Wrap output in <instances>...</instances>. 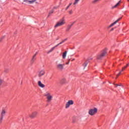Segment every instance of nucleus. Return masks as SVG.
I'll list each match as a JSON object with an SVG mask.
<instances>
[{
  "label": "nucleus",
  "mask_w": 129,
  "mask_h": 129,
  "mask_svg": "<svg viewBox=\"0 0 129 129\" xmlns=\"http://www.w3.org/2000/svg\"><path fill=\"white\" fill-rule=\"evenodd\" d=\"M68 39L66 38L64 40H62L61 42H60L59 43L57 44L56 45L54 46V47H53L52 48H51L48 52L47 53L49 54V53H51V52H53V51H54L55 48L58 47V46H59V45H61V44H63V43H64V42H66V41H67Z\"/></svg>",
  "instance_id": "f03ea898"
},
{
  "label": "nucleus",
  "mask_w": 129,
  "mask_h": 129,
  "mask_svg": "<svg viewBox=\"0 0 129 129\" xmlns=\"http://www.w3.org/2000/svg\"><path fill=\"white\" fill-rule=\"evenodd\" d=\"M67 55V51H66L62 54V58H63V59H65L66 58V55Z\"/></svg>",
  "instance_id": "f3484780"
},
{
  "label": "nucleus",
  "mask_w": 129,
  "mask_h": 129,
  "mask_svg": "<svg viewBox=\"0 0 129 129\" xmlns=\"http://www.w3.org/2000/svg\"><path fill=\"white\" fill-rule=\"evenodd\" d=\"M43 75H45V71L44 70H41L39 74H38L39 77H41V76H43Z\"/></svg>",
  "instance_id": "f8f14e48"
},
{
  "label": "nucleus",
  "mask_w": 129,
  "mask_h": 129,
  "mask_svg": "<svg viewBox=\"0 0 129 129\" xmlns=\"http://www.w3.org/2000/svg\"><path fill=\"white\" fill-rule=\"evenodd\" d=\"M53 13H54V10H52L51 11H50L49 13H48V18H49L50 17V16H51V15H52V14H53Z\"/></svg>",
  "instance_id": "6ab92c4d"
},
{
  "label": "nucleus",
  "mask_w": 129,
  "mask_h": 129,
  "mask_svg": "<svg viewBox=\"0 0 129 129\" xmlns=\"http://www.w3.org/2000/svg\"><path fill=\"white\" fill-rule=\"evenodd\" d=\"M120 74H121V71L119 72V73L117 75L116 79L118 77V76H119V75H120Z\"/></svg>",
  "instance_id": "bb28decb"
},
{
  "label": "nucleus",
  "mask_w": 129,
  "mask_h": 129,
  "mask_svg": "<svg viewBox=\"0 0 129 129\" xmlns=\"http://www.w3.org/2000/svg\"><path fill=\"white\" fill-rule=\"evenodd\" d=\"M72 5V3H70V4H69V5L67 7V8H66V11H67V10H68V9H69V8H70V6H71Z\"/></svg>",
  "instance_id": "5701e85b"
},
{
  "label": "nucleus",
  "mask_w": 129,
  "mask_h": 129,
  "mask_svg": "<svg viewBox=\"0 0 129 129\" xmlns=\"http://www.w3.org/2000/svg\"><path fill=\"white\" fill-rule=\"evenodd\" d=\"M79 1H80V0H75V2L73 4V5H74V6L77 5V4H78Z\"/></svg>",
  "instance_id": "4be33fe9"
},
{
  "label": "nucleus",
  "mask_w": 129,
  "mask_h": 129,
  "mask_svg": "<svg viewBox=\"0 0 129 129\" xmlns=\"http://www.w3.org/2000/svg\"><path fill=\"white\" fill-rule=\"evenodd\" d=\"M37 54H38V52H36V53L33 55L32 59L31 60L32 63H34V62H35V61H36V58H35V57H36V56H37Z\"/></svg>",
  "instance_id": "4468645a"
},
{
  "label": "nucleus",
  "mask_w": 129,
  "mask_h": 129,
  "mask_svg": "<svg viewBox=\"0 0 129 129\" xmlns=\"http://www.w3.org/2000/svg\"><path fill=\"white\" fill-rule=\"evenodd\" d=\"M128 65H129V64L127 63L125 66L123 67L121 71V72H122V71H124V70H125V69H126V68H127V67L128 66Z\"/></svg>",
  "instance_id": "a211bd4d"
},
{
  "label": "nucleus",
  "mask_w": 129,
  "mask_h": 129,
  "mask_svg": "<svg viewBox=\"0 0 129 129\" xmlns=\"http://www.w3.org/2000/svg\"><path fill=\"white\" fill-rule=\"evenodd\" d=\"M75 60V59H73L72 61H73V60Z\"/></svg>",
  "instance_id": "473e14b6"
},
{
  "label": "nucleus",
  "mask_w": 129,
  "mask_h": 129,
  "mask_svg": "<svg viewBox=\"0 0 129 129\" xmlns=\"http://www.w3.org/2000/svg\"><path fill=\"white\" fill-rule=\"evenodd\" d=\"M107 53V48H105L104 50L102 51L101 52V54L100 55H98L97 57V59H102L105 55Z\"/></svg>",
  "instance_id": "f257e3e1"
},
{
  "label": "nucleus",
  "mask_w": 129,
  "mask_h": 129,
  "mask_svg": "<svg viewBox=\"0 0 129 129\" xmlns=\"http://www.w3.org/2000/svg\"><path fill=\"white\" fill-rule=\"evenodd\" d=\"M113 30H114V28H112V29H111V31H113Z\"/></svg>",
  "instance_id": "2f4dec72"
},
{
  "label": "nucleus",
  "mask_w": 129,
  "mask_h": 129,
  "mask_svg": "<svg viewBox=\"0 0 129 129\" xmlns=\"http://www.w3.org/2000/svg\"><path fill=\"white\" fill-rule=\"evenodd\" d=\"M60 84H65L66 83V79H62L60 81Z\"/></svg>",
  "instance_id": "dca6fc26"
},
{
  "label": "nucleus",
  "mask_w": 129,
  "mask_h": 129,
  "mask_svg": "<svg viewBox=\"0 0 129 129\" xmlns=\"http://www.w3.org/2000/svg\"><path fill=\"white\" fill-rule=\"evenodd\" d=\"M120 4V1H119L113 7V9H114L115 8H117L118 6L119 5V4Z\"/></svg>",
  "instance_id": "412c9836"
},
{
  "label": "nucleus",
  "mask_w": 129,
  "mask_h": 129,
  "mask_svg": "<svg viewBox=\"0 0 129 129\" xmlns=\"http://www.w3.org/2000/svg\"><path fill=\"white\" fill-rule=\"evenodd\" d=\"M70 62V59L69 60V61L66 63L67 65H68L69 63Z\"/></svg>",
  "instance_id": "c85d7f7f"
},
{
  "label": "nucleus",
  "mask_w": 129,
  "mask_h": 129,
  "mask_svg": "<svg viewBox=\"0 0 129 129\" xmlns=\"http://www.w3.org/2000/svg\"><path fill=\"white\" fill-rule=\"evenodd\" d=\"M63 25H65V19H64V18L56 23V24L54 26V28L61 27V26H63Z\"/></svg>",
  "instance_id": "7ed1b4c3"
},
{
  "label": "nucleus",
  "mask_w": 129,
  "mask_h": 129,
  "mask_svg": "<svg viewBox=\"0 0 129 129\" xmlns=\"http://www.w3.org/2000/svg\"><path fill=\"white\" fill-rule=\"evenodd\" d=\"M38 86H39L40 87H41V88H44V87H45V85L42 84V82H41V81H39L38 83Z\"/></svg>",
  "instance_id": "ddd939ff"
},
{
  "label": "nucleus",
  "mask_w": 129,
  "mask_h": 129,
  "mask_svg": "<svg viewBox=\"0 0 129 129\" xmlns=\"http://www.w3.org/2000/svg\"><path fill=\"white\" fill-rule=\"evenodd\" d=\"M35 2H37V0H31L29 1V4L30 5H32L35 3Z\"/></svg>",
  "instance_id": "aec40b11"
},
{
  "label": "nucleus",
  "mask_w": 129,
  "mask_h": 129,
  "mask_svg": "<svg viewBox=\"0 0 129 129\" xmlns=\"http://www.w3.org/2000/svg\"><path fill=\"white\" fill-rule=\"evenodd\" d=\"M3 82H4V80H3L1 78H0V87L2 86L3 84Z\"/></svg>",
  "instance_id": "b1692460"
},
{
  "label": "nucleus",
  "mask_w": 129,
  "mask_h": 129,
  "mask_svg": "<svg viewBox=\"0 0 129 129\" xmlns=\"http://www.w3.org/2000/svg\"><path fill=\"white\" fill-rule=\"evenodd\" d=\"M74 102H73V100H69L66 104V108H68V107H69L70 105H72V104H74Z\"/></svg>",
  "instance_id": "1a4fd4ad"
},
{
  "label": "nucleus",
  "mask_w": 129,
  "mask_h": 129,
  "mask_svg": "<svg viewBox=\"0 0 129 129\" xmlns=\"http://www.w3.org/2000/svg\"><path fill=\"white\" fill-rule=\"evenodd\" d=\"M5 72L6 73H9V72H10V70H9V69H7L5 70Z\"/></svg>",
  "instance_id": "393cba45"
},
{
  "label": "nucleus",
  "mask_w": 129,
  "mask_h": 129,
  "mask_svg": "<svg viewBox=\"0 0 129 129\" xmlns=\"http://www.w3.org/2000/svg\"><path fill=\"white\" fill-rule=\"evenodd\" d=\"M74 23H73L71 25H69L67 26V29H66V32H69L70 31V29L72 28V26H73Z\"/></svg>",
  "instance_id": "9b49d317"
},
{
  "label": "nucleus",
  "mask_w": 129,
  "mask_h": 129,
  "mask_svg": "<svg viewBox=\"0 0 129 129\" xmlns=\"http://www.w3.org/2000/svg\"><path fill=\"white\" fill-rule=\"evenodd\" d=\"M64 66H65V63H58L56 66V68L57 70L62 71L64 69Z\"/></svg>",
  "instance_id": "39448f33"
},
{
  "label": "nucleus",
  "mask_w": 129,
  "mask_h": 129,
  "mask_svg": "<svg viewBox=\"0 0 129 129\" xmlns=\"http://www.w3.org/2000/svg\"><path fill=\"white\" fill-rule=\"evenodd\" d=\"M121 19V18L118 19L114 23H112L110 26H109L108 28H111V27H113V26H114V25H115V24H116V23H117L119 21H120Z\"/></svg>",
  "instance_id": "9d476101"
},
{
  "label": "nucleus",
  "mask_w": 129,
  "mask_h": 129,
  "mask_svg": "<svg viewBox=\"0 0 129 129\" xmlns=\"http://www.w3.org/2000/svg\"><path fill=\"white\" fill-rule=\"evenodd\" d=\"M127 2H129V0H127Z\"/></svg>",
  "instance_id": "72a5a7b5"
},
{
  "label": "nucleus",
  "mask_w": 129,
  "mask_h": 129,
  "mask_svg": "<svg viewBox=\"0 0 129 129\" xmlns=\"http://www.w3.org/2000/svg\"><path fill=\"white\" fill-rule=\"evenodd\" d=\"M117 86H119V85H117V84L115 85V87H117Z\"/></svg>",
  "instance_id": "c756f323"
},
{
  "label": "nucleus",
  "mask_w": 129,
  "mask_h": 129,
  "mask_svg": "<svg viewBox=\"0 0 129 129\" xmlns=\"http://www.w3.org/2000/svg\"><path fill=\"white\" fill-rule=\"evenodd\" d=\"M23 2H24V3H28L29 2H30V0H24Z\"/></svg>",
  "instance_id": "cd10ccee"
},
{
  "label": "nucleus",
  "mask_w": 129,
  "mask_h": 129,
  "mask_svg": "<svg viewBox=\"0 0 129 129\" xmlns=\"http://www.w3.org/2000/svg\"><path fill=\"white\" fill-rule=\"evenodd\" d=\"M88 63H89V61L86 60V61L83 64V67H84V69H85V67H86V66H87Z\"/></svg>",
  "instance_id": "2eb2a0df"
},
{
  "label": "nucleus",
  "mask_w": 129,
  "mask_h": 129,
  "mask_svg": "<svg viewBox=\"0 0 129 129\" xmlns=\"http://www.w3.org/2000/svg\"><path fill=\"white\" fill-rule=\"evenodd\" d=\"M37 115H38V112L34 111L29 114V117L30 118H35V117H37Z\"/></svg>",
  "instance_id": "6e6552de"
},
{
  "label": "nucleus",
  "mask_w": 129,
  "mask_h": 129,
  "mask_svg": "<svg viewBox=\"0 0 129 129\" xmlns=\"http://www.w3.org/2000/svg\"><path fill=\"white\" fill-rule=\"evenodd\" d=\"M97 113V108H94V109H91L89 111V114L90 115H94Z\"/></svg>",
  "instance_id": "20e7f679"
},
{
  "label": "nucleus",
  "mask_w": 129,
  "mask_h": 129,
  "mask_svg": "<svg viewBox=\"0 0 129 129\" xmlns=\"http://www.w3.org/2000/svg\"><path fill=\"white\" fill-rule=\"evenodd\" d=\"M3 39H4L3 38H2L0 40V42H2V40H3Z\"/></svg>",
  "instance_id": "7c9ffc66"
},
{
  "label": "nucleus",
  "mask_w": 129,
  "mask_h": 129,
  "mask_svg": "<svg viewBox=\"0 0 129 129\" xmlns=\"http://www.w3.org/2000/svg\"><path fill=\"white\" fill-rule=\"evenodd\" d=\"M69 15H72V14H73V11L71 10V11H69Z\"/></svg>",
  "instance_id": "a878e982"
},
{
  "label": "nucleus",
  "mask_w": 129,
  "mask_h": 129,
  "mask_svg": "<svg viewBox=\"0 0 129 129\" xmlns=\"http://www.w3.org/2000/svg\"><path fill=\"white\" fill-rule=\"evenodd\" d=\"M7 111L5 109H3L1 112V116L0 117V122H3V120L4 119V117L6 115Z\"/></svg>",
  "instance_id": "0eeeda50"
},
{
  "label": "nucleus",
  "mask_w": 129,
  "mask_h": 129,
  "mask_svg": "<svg viewBox=\"0 0 129 129\" xmlns=\"http://www.w3.org/2000/svg\"><path fill=\"white\" fill-rule=\"evenodd\" d=\"M44 96H46V98H47V102H50V101L52 100V97L51 96V94H50L49 92H46Z\"/></svg>",
  "instance_id": "423d86ee"
}]
</instances>
